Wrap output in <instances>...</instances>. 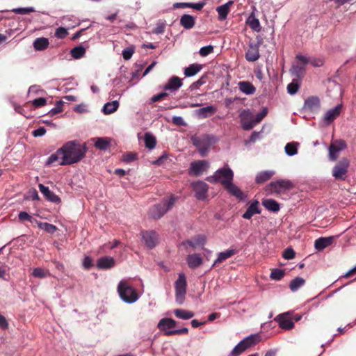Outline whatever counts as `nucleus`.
<instances>
[{"mask_svg":"<svg viewBox=\"0 0 356 356\" xmlns=\"http://www.w3.org/2000/svg\"><path fill=\"white\" fill-rule=\"evenodd\" d=\"M36 224L40 229L45 231L48 234H54L58 229L56 226L48 222H44L38 220L36 221Z\"/></svg>","mask_w":356,"mask_h":356,"instance_id":"nucleus-36","label":"nucleus"},{"mask_svg":"<svg viewBox=\"0 0 356 356\" xmlns=\"http://www.w3.org/2000/svg\"><path fill=\"white\" fill-rule=\"evenodd\" d=\"M182 79L178 76H173L168 81V83L163 86L164 90H169L170 92H175L178 90L182 86Z\"/></svg>","mask_w":356,"mask_h":356,"instance_id":"nucleus-17","label":"nucleus"},{"mask_svg":"<svg viewBox=\"0 0 356 356\" xmlns=\"http://www.w3.org/2000/svg\"><path fill=\"white\" fill-rule=\"evenodd\" d=\"M213 51V47L212 45H208V46L202 47L200 49L199 53H200V56L204 57V56H208L211 53H212Z\"/></svg>","mask_w":356,"mask_h":356,"instance_id":"nucleus-57","label":"nucleus"},{"mask_svg":"<svg viewBox=\"0 0 356 356\" xmlns=\"http://www.w3.org/2000/svg\"><path fill=\"white\" fill-rule=\"evenodd\" d=\"M296 253L292 248H286L283 252V257L286 259H292L295 257Z\"/></svg>","mask_w":356,"mask_h":356,"instance_id":"nucleus-59","label":"nucleus"},{"mask_svg":"<svg viewBox=\"0 0 356 356\" xmlns=\"http://www.w3.org/2000/svg\"><path fill=\"white\" fill-rule=\"evenodd\" d=\"M60 149L63 154V160L60 161V165H72L80 161L87 152L86 144H81L76 140L65 143Z\"/></svg>","mask_w":356,"mask_h":356,"instance_id":"nucleus-2","label":"nucleus"},{"mask_svg":"<svg viewBox=\"0 0 356 356\" xmlns=\"http://www.w3.org/2000/svg\"><path fill=\"white\" fill-rule=\"evenodd\" d=\"M236 253V251L235 250H232V249L227 250L225 252H220V253H219L218 257L215 261V264L221 263V262L224 261L225 260H226L227 259L230 258Z\"/></svg>","mask_w":356,"mask_h":356,"instance_id":"nucleus-42","label":"nucleus"},{"mask_svg":"<svg viewBox=\"0 0 356 356\" xmlns=\"http://www.w3.org/2000/svg\"><path fill=\"white\" fill-rule=\"evenodd\" d=\"M119 107V102L118 101H113L105 104L103 108V111L105 114H111L114 113Z\"/></svg>","mask_w":356,"mask_h":356,"instance_id":"nucleus-40","label":"nucleus"},{"mask_svg":"<svg viewBox=\"0 0 356 356\" xmlns=\"http://www.w3.org/2000/svg\"><path fill=\"white\" fill-rule=\"evenodd\" d=\"M117 289H136V286L131 284V280H123L120 282Z\"/></svg>","mask_w":356,"mask_h":356,"instance_id":"nucleus-46","label":"nucleus"},{"mask_svg":"<svg viewBox=\"0 0 356 356\" xmlns=\"http://www.w3.org/2000/svg\"><path fill=\"white\" fill-rule=\"evenodd\" d=\"M233 1H228L227 3L221 5L216 8V11L218 13V19L220 20H224L227 18V16L230 10V6L232 5Z\"/></svg>","mask_w":356,"mask_h":356,"instance_id":"nucleus-27","label":"nucleus"},{"mask_svg":"<svg viewBox=\"0 0 356 356\" xmlns=\"http://www.w3.org/2000/svg\"><path fill=\"white\" fill-rule=\"evenodd\" d=\"M46 104L47 99L44 97L37 98L33 101V105L36 108L43 106L46 105Z\"/></svg>","mask_w":356,"mask_h":356,"instance_id":"nucleus-61","label":"nucleus"},{"mask_svg":"<svg viewBox=\"0 0 356 356\" xmlns=\"http://www.w3.org/2000/svg\"><path fill=\"white\" fill-rule=\"evenodd\" d=\"M305 283V280L303 278L300 277H296L290 283V289H298L303 286Z\"/></svg>","mask_w":356,"mask_h":356,"instance_id":"nucleus-45","label":"nucleus"},{"mask_svg":"<svg viewBox=\"0 0 356 356\" xmlns=\"http://www.w3.org/2000/svg\"><path fill=\"white\" fill-rule=\"evenodd\" d=\"M45 133H46L45 128L43 127H39L38 129L33 131L32 135L34 137H40V136H44L45 134Z\"/></svg>","mask_w":356,"mask_h":356,"instance_id":"nucleus-63","label":"nucleus"},{"mask_svg":"<svg viewBox=\"0 0 356 356\" xmlns=\"http://www.w3.org/2000/svg\"><path fill=\"white\" fill-rule=\"evenodd\" d=\"M174 314L177 318L184 320H188L194 316V313L193 312L181 309H177L174 310Z\"/></svg>","mask_w":356,"mask_h":356,"instance_id":"nucleus-37","label":"nucleus"},{"mask_svg":"<svg viewBox=\"0 0 356 356\" xmlns=\"http://www.w3.org/2000/svg\"><path fill=\"white\" fill-rule=\"evenodd\" d=\"M86 54V49L82 46H78L71 50V55L75 59L82 58Z\"/></svg>","mask_w":356,"mask_h":356,"instance_id":"nucleus-43","label":"nucleus"},{"mask_svg":"<svg viewBox=\"0 0 356 356\" xmlns=\"http://www.w3.org/2000/svg\"><path fill=\"white\" fill-rule=\"evenodd\" d=\"M294 187L295 185L291 180L280 179L271 181L266 186L265 191L268 195L275 194L278 196L286 193Z\"/></svg>","mask_w":356,"mask_h":356,"instance_id":"nucleus-4","label":"nucleus"},{"mask_svg":"<svg viewBox=\"0 0 356 356\" xmlns=\"http://www.w3.org/2000/svg\"><path fill=\"white\" fill-rule=\"evenodd\" d=\"M202 69V65L197 63L190 65L184 70V74L187 77L193 76L198 73Z\"/></svg>","mask_w":356,"mask_h":356,"instance_id":"nucleus-33","label":"nucleus"},{"mask_svg":"<svg viewBox=\"0 0 356 356\" xmlns=\"http://www.w3.org/2000/svg\"><path fill=\"white\" fill-rule=\"evenodd\" d=\"M38 188L40 191L43 194L47 200L56 204H59L61 202L60 198L54 192L50 191L48 187L44 186L42 184H40L38 185Z\"/></svg>","mask_w":356,"mask_h":356,"instance_id":"nucleus-15","label":"nucleus"},{"mask_svg":"<svg viewBox=\"0 0 356 356\" xmlns=\"http://www.w3.org/2000/svg\"><path fill=\"white\" fill-rule=\"evenodd\" d=\"M240 120L244 130H250L255 126L253 115L249 109L243 110L241 113Z\"/></svg>","mask_w":356,"mask_h":356,"instance_id":"nucleus-12","label":"nucleus"},{"mask_svg":"<svg viewBox=\"0 0 356 356\" xmlns=\"http://www.w3.org/2000/svg\"><path fill=\"white\" fill-rule=\"evenodd\" d=\"M186 292V291H176L175 299L178 304L182 305L184 302Z\"/></svg>","mask_w":356,"mask_h":356,"instance_id":"nucleus-53","label":"nucleus"},{"mask_svg":"<svg viewBox=\"0 0 356 356\" xmlns=\"http://www.w3.org/2000/svg\"><path fill=\"white\" fill-rule=\"evenodd\" d=\"M49 45V40L46 38H36L33 42V47L37 51H43Z\"/></svg>","mask_w":356,"mask_h":356,"instance_id":"nucleus-32","label":"nucleus"},{"mask_svg":"<svg viewBox=\"0 0 356 356\" xmlns=\"http://www.w3.org/2000/svg\"><path fill=\"white\" fill-rule=\"evenodd\" d=\"M110 146V140L106 138H98L95 143V147L100 150H106Z\"/></svg>","mask_w":356,"mask_h":356,"instance_id":"nucleus-41","label":"nucleus"},{"mask_svg":"<svg viewBox=\"0 0 356 356\" xmlns=\"http://www.w3.org/2000/svg\"><path fill=\"white\" fill-rule=\"evenodd\" d=\"M285 152L289 156H293L297 154L298 149L295 143H289L285 146Z\"/></svg>","mask_w":356,"mask_h":356,"instance_id":"nucleus-51","label":"nucleus"},{"mask_svg":"<svg viewBox=\"0 0 356 356\" xmlns=\"http://www.w3.org/2000/svg\"><path fill=\"white\" fill-rule=\"evenodd\" d=\"M118 292L120 297L127 303H133L139 297L136 291H118Z\"/></svg>","mask_w":356,"mask_h":356,"instance_id":"nucleus-20","label":"nucleus"},{"mask_svg":"<svg viewBox=\"0 0 356 356\" xmlns=\"http://www.w3.org/2000/svg\"><path fill=\"white\" fill-rule=\"evenodd\" d=\"M262 204L267 210L273 212H277L280 209L279 203L273 199L264 200Z\"/></svg>","mask_w":356,"mask_h":356,"instance_id":"nucleus-31","label":"nucleus"},{"mask_svg":"<svg viewBox=\"0 0 356 356\" xmlns=\"http://www.w3.org/2000/svg\"><path fill=\"white\" fill-rule=\"evenodd\" d=\"M301 80L293 78L292 82L287 86V92L290 95H295L300 86Z\"/></svg>","mask_w":356,"mask_h":356,"instance_id":"nucleus-39","label":"nucleus"},{"mask_svg":"<svg viewBox=\"0 0 356 356\" xmlns=\"http://www.w3.org/2000/svg\"><path fill=\"white\" fill-rule=\"evenodd\" d=\"M206 242V238L203 235H199L193 241H188L187 243L193 247L195 248L197 245H203Z\"/></svg>","mask_w":356,"mask_h":356,"instance_id":"nucleus-44","label":"nucleus"},{"mask_svg":"<svg viewBox=\"0 0 356 356\" xmlns=\"http://www.w3.org/2000/svg\"><path fill=\"white\" fill-rule=\"evenodd\" d=\"M195 24V17L191 15L185 14L181 17L180 24L186 29H192Z\"/></svg>","mask_w":356,"mask_h":356,"instance_id":"nucleus-29","label":"nucleus"},{"mask_svg":"<svg viewBox=\"0 0 356 356\" xmlns=\"http://www.w3.org/2000/svg\"><path fill=\"white\" fill-rule=\"evenodd\" d=\"M178 198L177 196L171 195L168 199H163L159 204H155L149 209V216L154 219L161 218L168 211L172 208Z\"/></svg>","mask_w":356,"mask_h":356,"instance_id":"nucleus-3","label":"nucleus"},{"mask_svg":"<svg viewBox=\"0 0 356 356\" xmlns=\"http://www.w3.org/2000/svg\"><path fill=\"white\" fill-rule=\"evenodd\" d=\"M275 175V172L273 170H266L262 171L257 174L255 181L257 184H263L266 181L271 179V177Z\"/></svg>","mask_w":356,"mask_h":356,"instance_id":"nucleus-30","label":"nucleus"},{"mask_svg":"<svg viewBox=\"0 0 356 356\" xmlns=\"http://www.w3.org/2000/svg\"><path fill=\"white\" fill-rule=\"evenodd\" d=\"M192 187L195 193V197L197 199L204 200L207 198L209 186L205 182L202 181L193 182L192 184Z\"/></svg>","mask_w":356,"mask_h":356,"instance_id":"nucleus-13","label":"nucleus"},{"mask_svg":"<svg viewBox=\"0 0 356 356\" xmlns=\"http://www.w3.org/2000/svg\"><path fill=\"white\" fill-rule=\"evenodd\" d=\"M63 160V154L61 151V149H58L55 153L52 154L46 161V165H50L56 161H58L60 164V161Z\"/></svg>","mask_w":356,"mask_h":356,"instance_id":"nucleus-35","label":"nucleus"},{"mask_svg":"<svg viewBox=\"0 0 356 356\" xmlns=\"http://www.w3.org/2000/svg\"><path fill=\"white\" fill-rule=\"evenodd\" d=\"M49 274L47 270L41 268H35L33 270L32 275L38 278H44Z\"/></svg>","mask_w":356,"mask_h":356,"instance_id":"nucleus-48","label":"nucleus"},{"mask_svg":"<svg viewBox=\"0 0 356 356\" xmlns=\"http://www.w3.org/2000/svg\"><path fill=\"white\" fill-rule=\"evenodd\" d=\"M238 85L239 90L245 95H253L256 91V88L249 81H240Z\"/></svg>","mask_w":356,"mask_h":356,"instance_id":"nucleus-26","label":"nucleus"},{"mask_svg":"<svg viewBox=\"0 0 356 356\" xmlns=\"http://www.w3.org/2000/svg\"><path fill=\"white\" fill-rule=\"evenodd\" d=\"M145 147L149 149H152L155 147L156 144V138L150 133L147 132L145 134Z\"/></svg>","mask_w":356,"mask_h":356,"instance_id":"nucleus-38","label":"nucleus"},{"mask_svg":"<svg viewBox=\"0 0 356 356\" xmlns=\"http://www.w3.org/2000/svg\"><path fill=\"white\" fill-rule=\"evenodd\" d=\"M172 123L176 125H184V121L181 117L179 116H174L172 118Z\"/></svg>","mask_w":356,"mask_h":356,"instance_id":"nucleus-64","label":"nucleus"},{"mask_svg":"<svg viewBox=\"0 0 356 356\" xmlns=\"http://www.w3.org/2000/svg\"><path fill=\"white\" fill-rule=\"evenodd\" d=\"M207 180L211 184L220 183L231 195L239 200H244L245 197L243 192L234 184V172L227 164L217 170L213 175L208 177Z\"/></svg>","mask_w":356,"mask_h":356,"instance_id":"nucleus-1","label":"nucleus"},{"mask_svg":"<svg viewBox=\"0 0 356 356\" xmlns=\"http://www.w3.org/2000/svg\"><path fill=\"white\" fill-rule=\"evenodd\" d=\"M134 50L131 47H128L122 51V56L124 60H129L131 58Z\"/></svg>","mask_w":356,"mask_h":356,"instance_id":"nucleus-60","label":"nucleus"},{"mask_svg":"<svg viewBox=\"0 0 356 356\" xmlns=\"http://www.w3.org/2000/svg\"><path fill=\"white\" fill-rule=\"evenodd\" d=\"M62 111H63V102L58 101L56 102L55 107L53 108L49 111V113L51 114V115H54L60 113Z\"/></svg>","mask_w":356,"mask_h":356,"instance_id":"nucleus-58","label":"nucleus"},{"mask_svg":"<svg viewBox=\"0 0 356 356\" xmlns=\"http://www.w3.org/2000/svg\"><path fill=\"white\" fill-rule=\"evenodd\" d=\"M143 241L148 249H152L159 243V236L155 231L146 230L140 232Z\"/></svg>","mask_w":356,"mask_h":356,"instance_id":"nucleus-9","label":"nucleus"},{"mask_svg":"<svg viewBox=\"0 0 356 356\" xmlns=\"http://www.w3.org/2000/svg\"><path fill=\"white\" fill-rule=\"evenodd\" d=\"M261 336L259 334H251L241 341L246 349L255 346L261 341Z\"/></svg>","mask_w":356,"mask_h":356,"instance_id":"nucleus-23","label":"nucleus"},{"mask_svg":"<svg viewBox=\"0 0 356 356\" xmlns=\"http://www.w3.org/2000/svg\"><path fill=\"white\" fill-rule=\"evenodd\" d=\"M169 94L165 90L164 92H162L159 94L155 95L151 97V102H160L164 99H165L167 97H168Z\"/></svg>","mask_w":356,"mask_h":356,"instance_id":"nucleus-54","label":"nucleus"},{"mask_svg":"<svg viewBox=\"0 0 356 356\" xmlns=\"http://www.w3.org/2000/svg\"><path fill=\"white\" fill-rule=\"evenodd\" d=\"M246 24L250 26L252 30L259 32L261 31V25L259 20L255 17V14L254 12H252L249 15L246 20Z\"/></svg>","mask_w":356,"mask_h":356,"instance_id":"nucleus-28","label":"nucleus"},{"mask_svg":"<svg viewBox=\"0 0 356 356\" xmlns=\"http://www.w3.org/2000/svg\"><path fill=\"white\" fill-rule=\"evenodd\" d=\"M115 260L111 257H100L97 261V268L101 270L109 269L114 266Z\"/></svg>","mask_w":356,"mask_h":356,"instance_id":"nucleus-21","label":"nucleus"},{"mask_svg":"<svg viewBox=\"0 0 356 356\" xmlns=\"http://www.w3.org/2000/svg\"><path fill=\"white\" fill-rule=\"evenodd\" d=\"M245 56L248 61L254 62L257 60L260 57L259 45L257 44L251 43L249 46V49L245 53Z\"/></svg>","mask_w":356,"mask_h":356,"instance_id":"nucleus-18","label":"nucleus"},{"mask_svg":"<svg viewBox=\"0 0 356 356\" xmlns=\"http://www.w3.org/2000/svg\"><path fill=\"white\" fill-rule=\"evenodd\" d=\"M202 257L197 254H193L188 256L187 262L190 268H195L202 264Z\"/></svg>","mask_w":356,"mask_h":356,"instance_id":"nucleus-34","label":"nucleus"},{"mask_svg":"<svg viewBox=\"0 0 356 356\" xmlns=\"http://www.w3.org/2000/svg\"><path fill=\"white\" fill-rule=\"evenodd\" d=\"M35 9L33 7L30 8H15L12 10V12H13L15 14L19 15H26L31 13L35 12Z\"/></svg>","mask_w":356,"mask_h":356,"instance_id":"nucleus-52","label":"nucleus"},{"mask_svg":"<svg viewBox=\"0 0 356 356\" xmlns=\"http://www.w3.org/2000/svg\"><path fill=\"white\" fill-rule=\"evenodd\" d=\"M341 110V106L338 105L334 108L328 110L323 118L326 125H330L338 116H339Z\"/></svg>","mask_w":356,"mask_h":356,"instance_id":"nucleus-16","label":"nucleus"},{"mask_svg":"<svg viewBox=\"0 0 356 356\" xmlns=\"http://www.w3.org/2000/svg\"><path fill=\"white\" fill-rule=\"evenodd\" d=\"M274 321H276L279 327L283 330H289L294 327V323L290 316V312H285L277 315Z\"/></svg>","mask_w":356,"mask_h":356,"instance_id":"nucleus-10","label":"nucleus"},{"mask_svg":"<svg viewBox=\"0 0 356 356\" xmlns=\"http://www.w3.org/2000/svg\"><path fill=\"white\" fill-rule=\"evenodd\" d=\"M177 325V322L170 318H163L158 323V328L164 332L167 336L174 334H186L188 332L187 327L178 330H173Z\"/></svg>","mask_w":356,"mask_h":356,"instance_id":"nucleus-5","label":"nucleus"},{"mask_svg":"<svg viewBox=\"0 0 356 356\" xmlns=\"http://www.w3.org/2000/svg\"><path fill=\"white\" fill-rule=\"evenodd\" d=\"M334 241V237H321L315 241L314 247L318 250H322L330 245Z\"/></svg>","mask_w":356,"mask_h":356,"instance_id":"nucleus-24","label":"nucleus"},{"mask_svg":"<svg viewBox=\"0 0 356 356\" xmlns=\"http://www.w3.org/2000/svg\"><path fill=\"white\" fill-rule=\"evenodd\" d=\"M320 106V99L317 97H309L305 102L304 108L310 111L318 109Z\"/></svg>","mask_w":356,"mask_h":356,"instance_id":"nucleus-25","label":"nucleus"},{"mask_svg":"<svg viewBox=\"0 0 356 356\" xmlns=\"http://www.w3.org/2000/svg\"><path fill=\"white\" fill-rule=\"evenodd\" d=\"M209 167V162L205 160H199L191 163L190 171L195 176L200 175Z\"/></svg>","mask_w":356,"mask_h":356,"instance_id":"nucleus-14","label":"nucleus"},{"mask_svg":"<svg viewBox=\"0 0 356 356\" xmlns=\"http://www.w3.org/2000/svg\"><path fill=\"white\" fill-rule=\"evenodd\" d=\"M68 35L67 29L59 27L56 30L55 36L59 39H63Z\"/></svg>","mask_w":356,"mask_h":356,"instance_id":"nucleus-56","label":"nucleus"},{"mask_svg":"<svg viewBox=\"0 0 356 356\" xmlns=\"http://www.w3.org/2000/svg\"><path fill=\"white\" fill-rule=\"evenodd\" d=\"M261 209H259V202L257 200L253 201L248 207L246 211L243 214L245 219H250L254 214H259Z\"/></svg>","mask_w":356,"mask_h":356,"instance_id":"nucleus-22","label":"nucleus"},{"mask_svg":"<svg viewBox=\"0 0 356 356\" xmlns=\"http://www.w3.org/2000/svg\"><path fill=\"white\" fill-rule=\"evenodd\" d=\"M346 143L343 140H336L329 147V159L334 161L338 158V153L346 147Z\"/></svg>","mask_w":356,"mask_h":356,"instance_id":"nucleus-11","label":"nucleus"},{"mask_svg":"<svg viewBox=\"0 0 356 356\" xmlns=\"http://www.w3.org/2000/svg\"><path fill=\"white\" fill-rule=\"evenodd\" d=\"M18 218L20 221H29L30 222H35L36 221H38L35 218H33L31 216H30L27 212L26 211H21L18 214Z\"/></svg>","mask_w":356,"mask_h":356,"instance_id":"nucleus-50","label":"nucleus"},{"mask_svg":"<svg viewBox=\"0 0 356 356\" xmlns=\"http://www.w3.org/2000/svg\"><path fill=\"white\" fill-rule=\"evenodd\" d=\"M284 274L285 273L284 270L275 268L271 270L270 277L272 280H280L284 277Z\"/></svg>","mask_w":356,"mask_h":356,"instance_id":"nucleus-47","label":"nucleus"},{"mask_svg":"<svg viewBox=\"0 0 356 356\" xmlns=\"http://www.w3.org/2000/svg\"><path fill=\"white\" fill-rule=\"evenodd\" d=\"M83 266L86 269H89L93 266V260L90 257L86 256L83 261Z\"/></svg>","mask_w":356,"mask_h":356,"instance_id":"nucleus-62","label":"nucleus"},{"mask_svg":"<svg viewBox=\"0 0 356 356\" xmlns=\"http://www.w3.org/2000/svg\"><path fill=\"white\" fill-rule=\"evenodd\" d=\"M245 350L241 341L233 348L231 352V356H238L241 353Z\"/></svg>","mask_w":356,"mask_h":356,"instance_id":"nucleus-55","label":"nucleus"},{"mask_svg":"<svg viewBox=\"0 0 356 356\" xmlns=\"http://www.w3.org/2000/svg\"><path fill=\"white\" fill-rule=\"evenodd\" d=\"M192 141L193 144L197 148L200 155L204 157L215 140L213 136L205 135L200 138H193Z\"/></svg>","mask_w":356,"mask_h":356,"instance_id":"nucleus-6","label":"nucleus"},{"mask_svg":"<svg viewBox=\"0 0 356 356\" xmlns=\"http://www.w3.org/2000/svg\"><path fill=\"white\" fill-rule=\"evenodd\" d=\"M186 285V277L184 274H179L178 279L175 282L176 289H185Z\"/></svg>","mask_w":356,"mask_h":356,"instance_id":"nucleus-49","label":"nucleus"},{"mask_svg":"<svg viewBox=\"0 0 356 356\" xmlns=\"http://www.w3.org/2000/svg\"><path fill=\"white\" fill-rule=\"evenodd\" d=\"M296 58L300 63L293 65L290 71L295 79L301 80L305 75V66L309 63V60L307 57L300 54L297 55Z\"/></svg>","mask_w":356,"mask_h":356,"instance_id":"nucleus-7","label":"nucleus"},{"mask_svg":"<svg viewBox=\"0 0 356 356\" xmlns=\"http://www.w3.org/2000/svg\"><path fill=\"white\" fill-rule=\"evenodd\" d=\"M349 166V161L343 158L342 159L334 168L332 170V175L337 179L344 180L346 177V175L348 172V168Z\"/></svg>","mask_w":356,"mask_h":356,"instance_id":"nucleus-8","label":"nucleus"},{"mask_svg":"<svg viewBox=\"0 0 356 356\" xmlns=\"http://www.w3.org/2000/svg\"><path fill=\"white\" fill-rule=\"evenodd\" d=\"M216 111L217 108L211 105L196 110L195 113L199 118L204 119L213 115Z\"/></svg>","mask_w":356,"mask_h":356,"instance_id":"nucleus-19","label":"nucleus"}]
</instances>
